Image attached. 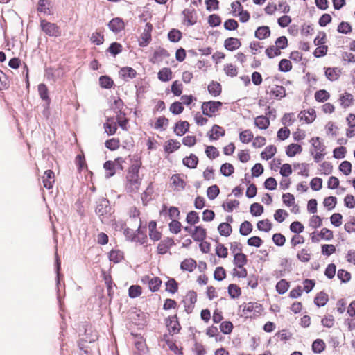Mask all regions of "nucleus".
Instances as JSON below:
<instances>
[{
    "label": "nucleus",
    "instance_id": "1",
    "mask_svg": "<svg viewBox=\"0 0 355 355\" xmlns=\"http://www.w3.org/2000/svg\"><path fill=\"white\" fill-rule=\"evenodd\" d=\"M95 213L104 224H109L114 220L112 214L110 201L106 198H100L96 202Z\"/></svg>",
    "mask_w": 355,
    "mask_h": 355
},
{
    "label": "nucleus",
    "instance_id": "2",
    "mask_svg": "<svg viewBox=\"0 0 355 355\" xmlns=\"http://www.w3.org/2000/svg\"><path fill=\"white\" fill-rule=\"evenodd\" d=\"M40 28L46 35L55 37L61 35L60 28L56 24L49 22L44 19H40Z\"/></svg>",
    "mask_w": 355,
    "mask_h": 355
},
{
    "label": "nucleus",
    "instance_id": "3",
    "mask_svg": "<svg viewBox=\"0 0 355 355\" xmlns=\"http://www.w3.org/2000/svg\"><path fill=\"white\" fill-rule=\"evenodd\" d=\"M141 166V162L139 159V160H136V162L129 167L126 178L128 182L131 185L136 186L140 184L139 178V171Z\"/></svg>",
    "mask_w": 355,
    "mask_h": 355
},
{
    "label": "nucleus",
    "instance_id": "4",
    "mask_svg": "<svg viewBox=\"0 0 355 355\" xmlns=\"http://www.w3.org/2000/svg\"><path fill=\"white\" fill-rule=\"evenodd\" d=\"M222 105L220 101H209L203 102L201 105L202 114L209 117H211L219 110Z\"/></svg>",
    "mask_w": 355,
    "mask_h": 355
},
{
    "label": "nucleus",
    "instance_id": "5",
    "mask_svg": "<svg viewBox=\"0 0 355 355\" xmlns=\"http://www.w3.org/2000/svg\"><path fill=\"white\" fill-rule=\"evenodd\" d=\"M107 26L108 28L112 32L116 34L125 29V24L123 18L116 17L112 18L110 21H109V22L107 23Z\"/></svg>",
    "mask_w": 355,
    "mask_h": 355
},
{
    "label": "nucleus",
    "instance_id": "6",
    "mask_svg": "<svg viewBox=\"0 0 355 355\" xmlns=\"http://www.w3.org/2000/svg\"><path fill=\"white\" fill-rule=\"evenodd\" d=\"M182 15L184 16L183 23L187 26H193L197 23L196 12L194 8H185L182 11Z\"/></svg>",
    "mask_w": 355,
    "mask_h": 355
},
{
    "label": "nucleus",
    "instance_id": "7",
    "mask_svg": "<svg viewBox=\"0 0 355 355\" xmlns=\"http://www.w3.org/2000/svg\"><path fill=\"white\" fill-rule=\"evenodd\" d=\"M166 325L170 334H178L181 329L177 315L168 317L166 319Z\"/></svg>",
    "mask_w": 355,
    "mask_h": 355
},
{
    "label": "nucleus",
    "instance_id": "8",
    "mask_svg": "<svg viewBox=\"0 0 355 355\" xmlns=\"http://www.w3.org/2000/svg\"><path fill=\"white\" fill-rule=\"evenodd\" d=\"M170 56L168 51L163 47L159 46L155 49L150 58L149 61L152 64H157L162 61V58H168Z\"/></svg>",
    "mask_w": 355,
    "mask_h": 355
},
{
    "label": "nucleus",
    "instance_id": "9",
    "mask_svg": "<svg viewBox=\"0 0 355 355\" xmlns=\"http://www.w3.org/2000/svg\"><path fill=\"white\" fill-rule=\"evenodd\" d=\"M224 48L228 51H234L241 46V40L237 37H230L224 41Z\"/></svg>",
    "mask_w": 355,
    "mask_h": 355
},
{
    "label": "nucleus",
    "instance_id": "10",
    "mask_svg": "<svg viewBox=\"0 0 355 355\" xmlns=\"http://www.w3.org/2000/svg\"><path fill=\"white\" fill-rule=\"evenodd\" d=\"M173 245H175V243L172 238L167 237L162 240L157 245V253L159 254H165Z\"/></svg>",
    "mask_w": 355,
    "mask_h": 355
},
{
    "label": "nucleus",
    "instance_id": "11",
    "mask_svg": "<svg viewBox=\"0 0 355 355\" xmlns=\"http://www.w3.org/2000/svg\"><path fill=\"white\" fill-rule=\"evenodd\" d=\"M271 35V31L268 26L262 25L258 26L254 31V37L263 40L269 37Z\"/></svg>",
    "mask_w": 355,
    "mask_h": 355
},
{
    "label": "nucleus",
    "instance_id": "12",
    "mask_svg": "<svg viewBox=\"0 0 355 355\" xmlns=\"http://www.w3.org/2000/svg\"><path fill=\"white\" fill-rule=\"evenodd\" d=\"M225 134V131L224 128L218 125H214L212 128L207 133V136L209 137L211 141L218 140L220 137L224 136Z\"/></svg>",
    "mask_w": 355,
    "mask_h": 355
},
{
    "label": "nucleus",
    "instance_id": "13",
    "mask_svg": "<svg viewBox=\"0 0 355 355\" xmlns=\"http://www.w3.org/2000/svg\"><path fill=\"white\" fill-rule=\"evenodd\" d=\"M300 120L304 121L306 123H311L316 118V112L314 109L301 111L298 114Z\"/></svg>",
    "mask_w": 355,
    "mask_h": 355
},
{
    "label": "nucleus",
    "instance_id": "14",
    "mask_svg": "<svg viewBox=\"0 0 355 355\" xmlns=\"http://www.w3.org/2000/svg\"><path fill=\"white\" fill-rule=\"evenodd\" d=\"M137 71L131 67H123L119 71V76L124 80L132 79L136 77Z\"/></svg>",
    "mask_w": 355,
    "mask_h": 355
},
{
    "label": "nucleus",
    "instance_id": "15",
    "mask_svg": "<svg viewBox=\"0 0 355 355\" xmlns=\"http://www.w3.org/2000/svg\"><path fill=\"white\" fill-rule=\"evenodd\" d=\"M189 123L187 121H179L174 126L173 131L177 136H182L189 132Z\"/></svg>",
    "mask_w": 355,
    "mask_h": 355
},
{
    "label": "nucleus",
    "instance_id": "16",
    "mask_svg": "<svg viewBox=\"0 0 355 355\" xmlns=\"http://www.w3.org/2000/svg\"><path fill=\"white\" fill-rule=\"evenodd\" d=\"M207 236L206 230L199 225L195 226L193 231L191 233V237L195 241H203Z\"/></svg>",
    "mask_w": 355,
    "mask_h": 355
},
{
    "label": "nucleus",
    "instance_id": "17",
    "mask_svg": "<svg viewBox=\"0 0 355 355\" xmlns=\"http://www.w3.org/2000/svg\"><path fill=\"white\" fill-rule=\"evenodd\" d=\"M324 71L326 78L330 81L337 80L340 75V69L338 67H324Z\"/></svg>",
    "mask_w": 355,
    "mask_h": 355
},
{
    "label": "nucleus",
    "instance_id": "18",
    "mask_svg": "<svg viewBox=\"0 0 355 355\" xmlns=\"http://www.w3.org/2000/svg\"><path fill=\"white\" fill-rule=\"evenodd\" d=\"M51 4V1L50 0H39L37 6V12L48 15H53V12L49 8Z\"/></svg>",
    "mask_w": 355,
    "mask_h": 355
},
{
    "label": "nucleus",
    "instance_id": "19",
    "mask_svg": "<svg viewBox=\"0 0 355 355\" xmlns=\"http://www.w3.org/2000/svg\"><path fill=\"white\" fill-rule=\"evenodd\" d=\"M54 183V172L52 170H46L44 172L43 177V185L47 189H50L53 187Z\"/></svg>",
    "mask_w": 355,
    "mask_h": 355
},
{
    "label": "nucleus",
    "instance_id": "20",
    "mask_svg": "<svg viewBox=\"0 0 355 355\" xmlns=\"http://www.w3.org/2000/svg\"><path fill=\"white\" fill-rule=\"evenodd\" d=\"M55 272H56V287H57V298L58 300V302H60V288L59 286L60 285V278L62 275L60 272V268H61V263L60 261L58 259V256L56 255L55 261Z\"/></svg>",
    "mask_w": 355,
    "mask_h": 355
},
{
    "label": "nucleus",
    "instance_id": "21",
    "mask_svg": "<svg viewBox=\"0 0 355 355\" xmlns=\"http://www.w3.org/2000/svg\"><path fill=\"white\" fill-rule=\"evenodd\" d=\"M123 51V46L118 42H112L106 50L107 53H110L112 57L115 58Z\"/></svg>",
    "mask_w": 355,
    "mask_h": 355
},
{
    "label": "nucleus",
    "instance_id": "22",
    "mask_svg": "<svg viewBox=\"0 0 355 355\" xmlns=\"http://www.w3.org/2000/svg\"><path fill=\"white\" fill-rule=\"evenodd\" d=\"M183 164L191 169H194L197 167L198 164V158L194 154H190L189 156L184 157L182 160Z\"/></svg>",
    "mask_w": 355,
    "mask_h": 355
},
{
    "label": "nucleus",
    "instance_id": "23",
    "mask_svg": "<svg viewBox=\"0 0 355 355\" xmlns=\"http://www.w3.org/2000/svg\"><path fill=\"white\" fill-rule=\"evenodd\" d=\"M158 79L164 83L168 82L172 79V71L168 67H163L157 73Z\"/></svg>",
    "mask_w": 355,
    "mask_h": 355
},
{
    "label": "nucleus",
    "instance_id": "24",
    "mask_svg": "<svg viewBox=\"0 0 355 355\" xmlns=\"http://www.w3.org/2000/svg\"><path fill=\"white\" fill-rule=\"evenodd\" d=\"M181 144L179 141L171 139L166 142L164 149L165 153L170 154L178 150Z\"/></svg>",
    "mask_w": 355,
    "mask_h": 355
},
{
    "label": "nucleus",
    "instance_id": "25",
    "mask_svg": "<svg viewBox=\"0 0 355 355\" xmlns=\"http://www.w3.org/2000/svg\"><path fill=\"white\" fill-rule=\"evenodd\" d=\"M254 125L260 130H266L270 125V120L266 116L261 115L254 119Z\"/></svg>",
    "mask_w": 355,
    "mask_h": 355
},
{
    "label": "nucleus",
    "instance_id": "26",
    "mask_svg": "<svg viewBox=\"0 0 355 355\" xmlns=\"http://www.w3.org/2000/svg\"><path fill=\"white\" fill-rule=\"evenodd\" d=\"M302 147L297 144H291L286 148V154L289 157H293L297 154L301 153Z\"/></svg>",
    "mask_w": 355,
    "mask_h": 355
},
{
    "label": "nucleus",
    "instance_id": "27",
    "mask_svg": "<svg viewBox=\"0 0 355 355\" xmlns=\"http://www.w3.org/2000/svg\"><path fill=\"white\" fill-rule=\"evenodd\" d=\"M173 185L175 189L180 191L184 189L186 187V182L180 177V174H174L171 178Z\"/></svg>",
    "mask_w": 355,
    "mask_h": 355
},
{
    "label": "nucleus",
    "instance_id": "28",
    "mask_svg": "<svg viewBox=\"0 0 355 355\" xmlns=\"http://www.w3.org/2000/svg\"><path fill=\"white\" fill-rule=\"evenodd\" d=\"M234 264L239 268H243L248 262L247 256L242 252L235 253L234 255Z\"/></svg>",
    "mask_w": 355,
    "mask_h": 355
},
{
    "label": "nucleus",
    "instance_id": "29",
    "mask_svg": "<svg viewBox=\"0 0 355 355\" xmlns=\"http://www.w3.org/2000/svg\"><path fill=\"white\" fill-rule=\"evenodd\" d=\"M99 85L101 89H112L114 85L112 78L107 75H102L98 79Z\"/></svg>",
    "mask_w": 355,
    "mask_h": 355
},
{
    "label": "nucleus",
    "instance_id": "30",
    "mask_svg": "<svg viewBox=\"0 0 355 355\" xmlns=\"http://www.w3.org/2000/svg\"><path fill=\"white\" fill-rule=\"evenodd\" d=\"M196 266V261L191 258L186 259L180 263V269L189 272H193Z\"/></svg>",
    "mask_w": 355,
    "mask_h": 355
},
{
    "label": "nucleus",
    "instance_id": "31",
    "mask_svg": "<svg viewBox=\"0 0 355 355\" xmlns=\"http://www.w3.org/2000/svg\"><path fill=\"white\" fill-rule=\"evenodd\" d=\"M328 301V295L324 291L319 292L314 298V304L318 307L325 306Z\"/></svg>",
    "mask_w": 355,
    "mask_h": 355
},
{
    "label": "nucleus",
    "instance_id": "32",
    "mask_svg": "<svg viewBox=\"0 0 355 355\" xmlns=\"http://www.w3.org/2000/svg\"><path fill=\"white\" fill-rule=\"evenodd\" d=\"M171 42L177 43L182 38V33L178 28H171L167 35Z\"/></svg>",
    "mask_w": 355,
    "mask_h": 355
},
{
    "label": "nucleus",
    "instance_id": "33",
    "mask_svg": "<svg viewBox=\"0 0 355 355\" xmlns=\"http://www.w3.org/2000/svg\"><path fill=\"white\" fill-rule=\"evenodd\" d=\"M339 101L340 102V105L343 108H347L351 106L354 101L353 96L347 92L340 95Z\"/></svg>",
    "mask_w": 355,
    "mask_h": 355
},
{
    "label": "nucleus",
    "instance_id": "34",
    "mask_svg": "<svg viewBox=\"0 0 355 355\" xmlns=\"http://www.w3.org/2000/svg\"><path fill=\"white\" fill-rule=\"evenodd\" d=\"M310 142L315 153H325L326 146L321 142L319 137L311 138Z\"/></svg>",
    "mask_w": 355,
    "mask_h": 355
},
{
    "label": "nucleus",
    "instance_id": "35",
    "mask_svg": "<svg viewBox=\"0 0 355 355\" xmlns=\"http://www.w3.org/2000/svg\"><path fill=\"white\" fill-rule=\"evenodd\" d=\"M277 153V148L274 145L268 146L261 153V157L263 159L268 160L275 156Z\"/></svg>",
    "mask_w": 355,
    "mask_h": 355
},
{
    "label": "nucleus",
    "instance_id": "36",
    "mask_svg": "<svg viewBox=\"0 0 355 355\" xmlns=\"http://www.w3.org/2000/svg\"><path fill=\"white\" fill-rule=\"evenodd\" d=\"M103 168L105 170V176L106 178L112 177L116 173L114 162L111 160L106 161L103 164Z\"/></svg>",
    "mask_w": 355,
    "mask_h": 355
},
{
    "label": "nucleus",
    "instance_id": "37",
    "mask_svg": "<svg viewBox=\"0 0 355 355\" xmlns=\"http://www.w3.org/2000/svg\"><path fill=\"white\" fill-rule=\"evenodd\" d=\"M218 230L220 236L227 237L231 234L232 227L230 223H221L218 226Z\"/></svg>",
    "mask_w": 355,
    "mask_h": 355
},
{
    "label": "nucleus",
    "instance_id": "38",
    "mask_svg": "<svg viewBox=\"0 0 355 355\" xmlns=\"http://www.w3.org/2000/svg\"><path fill=\"white\" fill-rule=\"evenodd\" d=\"M290 286V283L284 279H282L279 280L276 284V291L279 295H283L288 290Z\"/></svg>",
    "mask_w": 355,
    "mask_h": 355
},
{
    "label": "nucleus",
    "instance_id": "39",
    "mask_svg": "<svg viewBox=\"0 0 355 355\" xmlns=\"http://www.w3.org/2000/svg\"><path fill=\"white\" fill-rule=\"evenodd\" d=\"M230 297L232 299L238 298L241 295L240 287L235 284H230L227 288Z\"/></svg>",
    "mask_w": 355,
    "mask_h": 355
},
{
    "label": "nucleus",
    "instance_id": "40",
    "mask_svg": "<svg viewBox=\"0 0 355 355\" xmlns=\"http://www.w3.org/2000/svg\"><path fill=\"white\" fill-rule=\"evenodd\" d=\"M166 291L174 294L178 291V283L174 278H169L165 283Z\"/></svg>",
    "mask_w": 355,
    "mask_h": 355
},
{
    "label": "nucleus",
    "instance_id": "41",
    "mask_svg": "<svg viewBox=\"0 0 355 355\" xmlns=\"http://www.w3.org/2000/svg\"><path fill=\"white\" fill-rule=\"evenodd\" d=\"M123 259V252L120 250H112L109 252V259L115 263H119Z\"/></svg>",
    "mask_w": 355,
    "mask_h": 355
},
{
    "label": "nucleus",
    "instance_id": "42",
    "mask_svg": "<svg viewBox=\"0 0 355 355\" xmlns=\"http://www.w3.org/2000/svg\"><path fill=\"white\" fill-rule=\"evenodd\" d=\"M292 69V63L291 62L286 59L283 58L280 60L278 64V70L280 72L287 73Z\"/></svg>",
    "mask_w": 355,
    "mask_h": 355
},
{
    "label": "nucleus",
    "instance_id": "43",
    "mask_svg": "<svg viewBox=\"0 0 355 355\" xmlns=\"http://www.w3.org/2000/svg\"><path fill=\"white\" fill-rule=\"evenodd\" d=\"M325 343L323 340L318 338L312 343V351L315 354H320L325 349Z\"/></svg>",
    "mask_w": 355,
    "mask_h": 355
},
{
    "label": "nucleus",
    "instance_id": "44",
    "mask_svg": "<svg viewBox=\"0 0 355 355\" xmlns=\"http://www.w3.org/2000/svg\"><path fill=\"white\" fill-rule=\"evenodd\" d=\"M253 138L254 135L249 129L241 131L239 133V139L243 144H248L253 139Z\"/></svg>",
    "mask_w": 355,
    "mask_h": 355
},
{
    "label": "nucleus",
    "instance_id": "45",
    "mask_svg": "<svg viewBox=\"0 0 355 355\" xmlns=\"http://www.w3.org/2000/svg\"><path fill=\"white\" fill-rule=\"evenodd\" d=\"M207 23L211 27H218L221 24L222 19L218 14H211L207 17Z\"/></svg>",
    "mask_w": 355,
    "mask_h": 355
},
{
    "label": "nucleus",
    "instance_id": "46",
    "mask_svg": "<svg viewBox=\"0 0 355 355\" xmlns=\"http://www.w3.org/2000/svg\"><path fill=\"white\" fill-rule=\"evenodd\" d=\"M337 31L342 34H349L352 31V26L349 22L342 21L337 27Z\"/></svg>",
    "mask_w": 355,
    "mask_h": 355
},
{
    "label": "nucleus",
    "instance_id": "47",
    "mask_svg": "<svg viewBox=\"0 0 355 355\" xmlns=\"http://www.w3.org/2000/svg\"><path fill=\"white\" fill-rule=\"evenodd\" d=\"M264 208L263 206L260 205L258 202H254L250 205V214L255 217L259 216L263 212Z\"/></svg>",
    "mask_w": 355,
    "mask_h": 355
},
{
    "label": "nucleus",
    "instance_id": "48",
    "mask_svg": "<svg viewBox=\"0 0 355 355\" xmlns=\"http://www.w3.org/2000/svg\"><path fill=\"white\" fill-rule=\"evenodd\" d=\"M252 229L253 227L251 223L248 220H245L240 225L239 233L242 236H247L252 232Z\"/></svg>",
    "mask_w": 355,
    "mask_h": 355
},
{
    "label": "nucleus",
    "instance_id": "49",
    "mask_svg": "<svg viewBox=\"0 0 355 355\" xmlns=\"http://www.w3.org/2000/svg\"><path fill=\"white\" fill-rule=\"evenodd\" d=\"M265 53L269 59L279 56L282 53L281 51L276 48L274 45H270L265 50Z\"/></svg>",
    "mask_w": 355,
    "mask_h": 355
},
{
    "label": "nucleus",
    "instance_id": "50",
    "mask_svg": "<svg viewBox=\"0 0 355 355\" xmlns=\"http://www.w3.org/2000/svg\"><path fill=\"white\" fill-rule=\"evenodd\" d=\"M220 172L223 175L228 177L234 173V168L232 164L224 163L220 166Z\"/></svg>",
    "mask_w": 355,
    "mask_h": 355
},
{
    "label": "nucleus",
    "instance_id": "51",
    "mask_svg": "<svg viewBox=\"0 0 355 355\" xmlns=\"http://www.w3.org/2000/svg\"><path fill=\"white\" fill-rule=\"evenodd\" d=\"M162 284V280L158 277H152L149 279V289L151 292H156L159 289V287Z\"/></svg>",
    "mask_w": 355,
    "mask_h": 355
},
{
    "label": "nucleus",
    "instance_id": "52",
    "mask_svg": "<svg viewBox=\"0 0 355 355\" xmlns=\"http://www.w3.org/2000/svg\"><path fill=\"white\" fill-rule=\"evenodd\" d=\"M220 193V189L216 184L211 185L207 188V196L209 200H214Z\"/></svg>",
    "mask_w": 355,
    "mask_h": 355
},
{
    "label": "nucleus",
    "instance_id": "53",
    "mask_svg": "<svg viewBox=\"0 0 355 355\" xmlns=\"http://www.w3.org/2000/svg\"><path fill=\"white\" fill-rule=\"evenodd\" d=\"M257 227L259 231L268 232L272 229V223L268 219L262 220L257 223Z\"/></svg>",
    "mask_w": 355,
    "mask_h": 355
},
{
    "label": "nucleus",
    "instance_id": "54",
    "mask_svg": "<svg viewBox=\"0 0 355 355\" xmlns=\"http://www.w3.org/2000/svg\"><path fill=\"white\" fill-rule=\"evenodd\" d=\"M200 220V217L198 214L195 211H189L186 217V221L189 225H195L197 224Z\"/></svg>",
    "mask_w": 355,
    "mask_h": 355
},
{
    "label": "nucleus",
    "instance_id": "55",
    "mask_svg": "<svg viewBox=\"0 0 355 355\" xmlns=\"http://www.w3.org/2000/svg\"><path fill=\"white\" fill-rule=\"evenodd\" d=\"M223 26L227 31H236L239 28V23L234 19L230 18L224 21Z\"/></svg>",
    "mask_w": 355,
    "mask_h": 355
},
{
    "label": "nucleus",
    "instance_id": "56",
    "mask_svg": "<svg viewBox=\"0 0 355 355\" xmlns=\"http://www.w3.org/2000/svg\"><path fill=\"white\" fill-rule=\"evenodd\" d=\"M104 40L103 34L97 31L93 33L90 37L91 42L98 46L103 44Z\"/></svg>",
    "mask_w": 355,
    "mask_h": 355
},
{
    "label": "nucleus",
    "instance_id": "57",
    "mask_svg": "<svg viewBox=\"0 0 355 355\" xmlns=\"http://www.w3.org/2000/svg\"><path fill=\"white\" fill-rule=\"evenodd\" d=\"M338 278L340 280L341 283L346 284L351 279V273L344 269H339L337 273Z\"/></svg>",
    "mask_w": 355,
    "mask_h": 355
},
{
    "label": "nucleus",
    "instance_id": "58",
    "mask_svg": "<svg viewBox=\"0 0 355 355\" xmlns=\"http://www.w3.org/2000/svg\"><path fill=\"white\" fill-rule=\"evenodd\" d=\"M327 42V34L324 31H319L318 35L313 40V44L316 46L325 45Z\"/></svg>",
    "mask_w": 355,
    "mask_h": 355
},
{
    "label": "nucleus",
    "instance_id": "59",
    "mask_svg": "<svg viewBox=\"0 0 355 355\" xmlns=\"http://www.w3.org/2000/svg\"><path fill=\"white\" fill-rule=\"evenodd\" d=\"M323 204H324V206L328 210H332L333 209L335 208V207L337 204V198L335 196L326 197L324 199Z\"/></svg>",
    "mask_w": 355,
    "mask_h": 355
},
{
    "label": "nucleus",
    "instance_id": "60",
    "mask_svg": "<svg viewBox=\"0 0 355 355\" xmlns=\"http://www.w3.org/2000/svg\"><path fill=\"white\" fill-rule=\"evenodd\" d=\"M226 277V271L222 266H218L216 268L214 272V278L215 280L220 282Z\"/></svg>",
    "mask_w": 355,
    "mask_h": 355
},
{
    "label": "nucleus",
    "instance_id": "61",
    "mask_svg": "<svg viewBox=\"0 0 355 355\" xmlns=\"http://www.w3.org/2000/svg\"><path fill=\"white\" fill-rule=\"evenodd\" d=\"M275 47L280 51L285 49L288 46V39L286 36L278 37L275 41Z\"/></svg>",
    "mask_w": 355,
    "mask_h": 355
},
{
    "label": "nucleus",
    "instance_id": "62",
    "mask_svg": "<svg viewBox=\"0 0 355 355\" xmlns=\"http://www.w3.org/2000/svg\"><path fill=\"white\" fill-rule=\"evenodd\" d=\"M141 287L139 285H132L128 288V295L130 298H136L141 294Z\"/></svg>",
    "mask_w": 355,
    "mask_h": 355
},
{
    "label": "nucleus",
    "instance_id": "63",
    "mask_svg": "<svg viewBox=\"0 0 355 355\" xmlns=\"http://www.w3.org/2000/svg\"><path fill=\"white\" fill-rule=\"evenodd\" d=\"M119 144L120 142L119 139L112 138L105 141V146L107 148L113 151L119 148Z\"/></svg>",
    "mask_w": 355,
    "mask_h": 355
},
{
    "label": "nucleus",
    "instance_id": "64",
    "mask_svg": "<svg viewBox=\"0 0 355 355\" xmlns=\"http://www.w3.org/2000/svg\"><path fill=\"white\" fill-rule=\"evenodd\" d=\"M338 169L345 175H349L352 172V164L350 162L345 160L340 163Z\"/></svg>",
    "mask_w": 355,
    "mask_h": 355
}]
</instances>
